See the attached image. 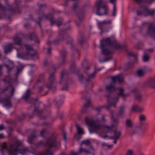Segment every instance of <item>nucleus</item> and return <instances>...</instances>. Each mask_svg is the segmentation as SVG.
<instances>
[{"mask_svg":"<svg viewBox=\"0 0 155 155\" xmlns=\"http://www.w3.org/2000/svg\"><path fill=\"white\" fill-rule=\"evenodd\" d=\"M101 118L102 121L104 122L105 121V116L102 114H99L95 116V119L91 120L90 124L89 131L90 134L93 133H98L104 129H106L108 130H111L113 126H108L103 124L100 120Z\"/></svg>","mask_w":155,"mask_h":155,"instance_id":"nucleus-1","label":"nucleus"},{"mask_svg":"<svg viewBox=\"0 0 155 155\" xmlns=\"http://www.w3.org/2000/svg\"><path fill=\"white\" fill-rule=\"evenodd\" d=\"M15 89L9 85L4 89L0 88V103H4L5 106L9 108L11 106L10 98L13 95Z\"/></svg>","mask_w":155,"mask_h":155,"instance_id":"nucleus-2","label":"nucleus"},{"mask_svg":"<svg viewBox=\"0 0 155 155\" xmlns=\"http://www.w3.org/2000/svg\"><path fill=\"white\" fill-rule=\"evenodd\" d=\"M107 45H110L116 49L120 47V45L117 43L116 40L114 39H110L109 38L103 39L101 41V48L102 53L105 55H109L112 53L111 51L105 48Z\"/></svg>","mask_w":155,"mask_h":155,"instance_id":"nucleus-3","label":"nucleus"},{"mask_svg":"<svg viewBox=\"0 0 155 155\" xmlns=\"http://www.w3.org/2000/svg\"><path fill=\"white\" fill-rule=\"evenodd\" d=\"M21 143L20 141L17 140L15 142L14 144L10 143L9 148H7L6 143L4 142L1 144V151L3 152L4 150L6 149L9 154H17V152L18 151L17 147L21 146Z\"/></svg>","mask_w":155,"mask_h":155,"instance_id":"nucleus-4","label":"nucleus"},{"mask_svg":"<svg viewBox=\"0 0 155 155\" xmlns=\"http://www.w3.org/2000/svg\"><path fill=\"white\" fill-rule=\"evenodd\" d=\"M36 12L39 15L41 14V16H40L39 17L40 20L43 18H45L46 19H49L51 25L56 24L58 27H59L60 25H61L62 19L58 18L57 20L54 21L53 16L51 14H48L47 15H45L41 10H38L36 11Z\"/></svg>","mask_w":155,"mask_h":155,"instance_id":"nucleus-5","label":"nucleus"},{"mask_svg":"<svg viewBox=\"0 0 155 155\" xmlns=\"http://www.w3.org/2000/svg\"><path fill=\"white\" fill-rule=\"evenodd\" d=\"M142 25L143 27H147L145 35L155 38V25H154L152 23L144 22Z\"/></svg>","mask_w":155,"mask_h":155,"instance_id":"nucleus-6","label":"nucleus"},{"mask_svg":"<svg viewBox=\"0 0 155 155\" xmlns=\"http://www.w3.org/2000/svg\"><path fill=\"white\" fill-rule=\"evenodd\" d=\"M103 0H98L96 2L95 7L97 9L96 14L99 15H102L105 14H107V11L108 8L106 5H103L102 7L104 11V13H100V10L101 8V4L102 3Z\"/></svg>","mask_w":155,"mask_h":155,"instance_id":"nucleus-7","label":"nucleus"},{"mask_svg":"<svg viewBox=\"0 0 155 155\" xmlns=\"http://www.w3.org/2000/svg\"><path fill=\"white\" fill-rule=\"evenodd\" d=\"M82 98L85 102L84 104V107L86 108L88 107L90 105V101L89 94L87 92L86 90H85L83 92Z\"/></svg>","mask_w":155,"mask_h":155,"instance_id":"nucleus-8","label":"nucleus"},{"mask_svg":"<svg viewBox=\"0 0 155 155\" xmlns=\"http://www.w3.org/2000/svg\"><path fill=\"white\" fill-rule=\"evenodd\" d=\"M48 80L50 85L47 84L46 86V87L49 89H51L52 91H54L55 90L56 88L55 87H53L52 86V84L54 83L55 81L54 72H53L50 74Z\"/></svg>","mask_w":155,"mask_h":155,"instance_id":"nucleus-9","label":"nucleus"},{"mask_svg":"<svg viewBox=\"0 0 155 155\" xmlns=\"http://www.w3.org/2000/svg\"><path fill=\"white\" fill-rule=\"evenodd\" d=\"M46 145L48 146L50 148L58 147L60 145V143L59 141H57L55 140H53L51 139H49L47 141Z\"/></svg>","mask_w":155,"mask_h":155,"instance_id":"nucleus-10","label":"nucleus"},{"mask_svg":"<svg viewBox=\"0 0 155 155\" xmlns=\"http://www.w3.org/2000/svg\"><path fill=\"white\" fill-rule=\"evenodd\" d=\"M113 84H115L116 81L117 80L120 84L124 82V77L122 75L119 74L111 77Z\"/></svg>","mask_w":155,"mask_h":155,"instance_id":"nucleus-11","label":"nucleus"},{"mask_svg":"<svg viewBox=\"0 0 155 155\" xmlns=\"http://www.w3.org/2000/svg\"><path fill=\"white\" fill-rule=\"evenodd\" d=\"M143 13L145 16L149 15L152 16L154 15L155 13L154 9H150L146 7L143 8Z\"/></svg>","mask_w":155,"mask_h":155,"instance_id":"nucleus-12","label":"nucleus"},{"mask_svg":"<svg viewBox=\"0 0 155 155\" xmlns=\"http://www.w3.org/2000/svg\"><path fill=\"white\" fill-rule=\"evenodd\" d=\"M132 92L134 94L135 97L136 99L139 102H141L142 101V96L139 91L138 90L134 89L133 90Z\"/></svg>","mask_w":155,"mask_h":155,"instance_id":"nucleus-13","label":"nucleus"},{"mask_svg":"<svg viewBox=\"0 0 155 155\" xmlns=\"http://www.w3.org/2000/svg\"><path fill=\"white\" fill-rule=\"evenodd\" d=\"M25 47L26 49L27 54L29 55L32 57H33L34 56H37L36 54H32L34 52V51L31 46L28 45H25Z\"/></svg>","mask_w":155,"mask_h":155,"instance_id":"nucleus-14","label":"nucleus"},{"mask_svg":"<svg viewBox=\"0 0 155 155\" xmlns=\"http://www.w3.org/2000/svg\"><path fill=\"white\" fill-rule=\"evenodd\" d=\"M63 35L64 36V37L66 39L68 37V36L65 34L64 31H60L59 33V39H55L54 41V43L55 44H57L58 43V42L64 40V38H63Z\"/></svg>","mask_w":155,"mask_h":155,"instance_id":"nucleus-15","label":"nucleus"},{"mask_svg":"<svg viewBox=\"0 0 155 155\" xmlns=\"http://www.w3.org/2000/svg\"><path fill=\"white\" fill-rule=\"evenodd\" d=\"M131 110L132 112H141L143 111V109L137 105H134L132 106Z\"/></svg>","mask_w":155,"mask_h":155,"instance_id":"nucleus-16","label":"nucleus"},{"mask_svg":"<svg viewBox=\"0 0 155 155\" xmlns=\"http://www.w3.org/2000/svg\"><path fill=\"white\" fill-rule=\"evenodd\" d=\"M146 83L147 85L155 89V76L148 79Z\"/></svg>","mask_w":155,"mask_h":155,"instance_id":"nucleus-17","label":"nucleus"},{"mask_svg":"<svg viewBox=\"0 0 155 155\" xmlns=\"http://www.w3.org/2000/svg\"><path fill=\"white\" fill-rule=\"evenodd\" d=\"M118 100V98L117 97H115L112 99V101L110 104H109V106H106V108L107 109H108L111 106H113L114 107H116V104Z\"/></svg>","mask_w":155,"mask_h":155,"instance_id":"nucleus-18","label":"nucleus"},{"mask_svg":"<svg viewBox=\"0 0 155 155\" xmlns=\"http://www.w3.org/2000/svg\"><path fill=\"white\" fill-rule=\"evenodd\" d=\"M112 82L110 84L107 85L106 87V89L109 92H112L116 91L117 89L114 86Z\"/></svg>","mask_w":155,"mask_h":155,"instance_id":"nucleus-19","label":"nucleus"},{"mask_svg":"<svg viewBox=\"0 0 155 155\" xmlns=\"http://www.w3.org/2000/svg\"><path fill=\"white\" fill-rule=\"evenodd\" d=\"M118 91L117 95L118 96H121L123 98H125L126 97V95L124 93V89L122 87L118 88L117 89Z\"/></svg>","mask_w":155,"mask_h":155,"instance_id":"nucleus-20","label":"nucleus"},{"mask_svg":"<svg viewBox=\"0 0 155 155\" xmlns=\"http://www.w3.org/2000/svg\"><path fill=\"white\" fill-rule=\"evenodd\" d=\"M4 65L7 68V72L8 73H10V71L14 67V64L13 62L10 61H8V63L5 64Z\"/></svg>","mask_w":155,"mask_h":155,"instance_id":"nucleus-21","label":"nucleus"},{"mask_svg":"<svg viewBox=\"0 0 155 155\" xmlns=\"http://www.w3.org/2000/svg\"><path fill=\"white\" fill-rule=\"evenodd\" d=\"M67 74L65 72L63 71L61 73L60 83L62 82H64V83H66L67 82Z\"/></svg>","mask_w":155,"mask_h":155,"instance_id":"nucleus-22","label":"nucleus"},{"mask_svg":"<svg viewBox=\"0 0 155 155\" xmlns=\"http://www.w3.org/2000/svg\"><path fill=\"white\" fill-rule=\"evenodd\" d=\"M13 47L12 43L8 44L5 48L4 51L5 54H7L11 51L12 48Z\"/></svg>","mask_w":155,"mask_h":155,"instance_id":"nucleus-23","label":"nucleus"},{"mask_svg":"<svg viewBox=\"0 0 155 155\" xmlns=\"http://www.w3.org/2000/svg\"><path fill=\"white\" fill-rule=\"evenodd\" d=\"M29 38L31 40H34L36 42L39 43V40L38 39V37L35 33H32L29 35Z\"/></svg>","mask_w":155,"mask_h":155,"instance_id":"nucleus-24","label":"nucleus"},{"mask_svg":"<svg viewBox=\"0 0 155 155\" xmlns=\"http://www.w3.org/2000/svg\"><path fill=\"white\" fill-rule=\"evenodd\" d=\"M79 152L80 153H82L83 152H84L86 154L90 153L92 154V155H95V154L94 152H93L92 153H91L89 150H87L86 149L83 148L81 147V145L80 148V150H79Z\"/></svg>","mask_w":155,"mask_h":155,"instance_id":"nucleus-25","label":"nucleus"},{"mask_svg":"<svg viewBox=\"0 0 155 155\" xmlns=\"http://www.w3.org/2000/svg\"><path fill=\"white\" fill-rule=\"evenodd\" d=\"M13 40L15 44L20 46L22 45V43L20 37H16L14 38Z\"/></svg>","mask_w":155,"mask_h":155,"instance_id":"nucleus-26","label":"nucleus"},{"mask_svg":"<svg viewBox=\"0 0 155 155\" xmlns=\"http://www.w3.org/2000/svg\"><path fill=\"white\" fill-rule=\"evenodd\" d=\"M145 72L144 70L142 69H139L136 72L137 76L139 77H142L144 76Z\"/></svg>","mask_w":155,"mask_h":155,"instance_id":"nucleus-27","label":"nucleus"},{"mask_svg":"<svg viewBox=\"0 0 155 155\" xmlns=\"http://www.w3.org/2000/svg\"><path fill=\"white\" fill-rule=\"evenodd\" d=\"M87 75L88 79H86V81L87 82L89 81L90 80L94 78L95 77L96 74L94 71L91 74H89L87 73Z\"/></svg>","mask_w":155,"mask_h":155,"instance_id":"nucleus-28","label":"nucleus"},{"mask_svg":"<svg viewBox=\"0 0 155 155\" xmlns=\"http://www.w3.org/2000/svg\"><path fill=\"white\" fill-rule=\"evenodd\" d=\"M77 134L78 135H81L84 134L83 130L81 128L78 124H76Z\"/></svg>","mask_w":155,"mask_h":155,"instance_id":"nucleus-29","label":"nucleus"},{"mask_svg":"<svg viewBox=\"0 0 155 155\" xmlns=\"http://www.w3.org/2000/svg\"><path fill=\"white\" fill-rule=\"evenodd\" d=\"M126 126L129 128H132L133 127V123L130 119H127L126 120Z\"/></svg>","mask_w":155,"mask_h":155,"instance_id":"nucleus-30","label":"nucleus"},{"mask_svg":"<svg viewBox=\"0 0 155 155\" xmlns=\"http://www.w3.org/2000/svg\"><path fill=\"white\" fill-rule=\"evenodd\" d=\"M150 58V56L145 53L143 57V61L146 62L148 61Z\"/></svg>","mask_w":155,"mask_h":155,"instance_id":"nucleus-31","label":"nucleus"},{"mask_svg":"<svg viewBox=\"0 0 155 155\" xmlns=\"http://www.w3.org/2000/svg\"><path fill=\"white\" fill-rule=\"evenodd\" d=\"M66 54V51L65 50H63L61 52V56L62 59V64H63L65 62L64 57Z\"/></svg>","mask_w":155,"mask_h":155,"instance_id":"nucleus-32","label":"nucleus"},{"mask_svg":"<svg viewBox=\"0 0 155 155\" xmlns=\"http://www.w3.org/2000/svg\"><path fill=\"white\" fill-rule=\"evenodd\" d=\"M77 75L79 81L81 82H82L84 79L83 74L80 72H78L77 73Z\"/></svg>","mask_w":155,"mask_h":155,"instance_id":"nucleus-33","label":"nucleus"},{"mask_svg":"<svg viewBox=\"0 0 155 155\" xmlns=\"http://www.w3.org/2000/svg\"><path fill=\"white\" fill-rule=\"evenodd\" d=\"M30 95V89H28L26 92V94L25 96L23 97V98L26 100L29 97Z\"/></svg>","mask_w":155,"mask_h":155,"instance_id":"nucleus-34","label":"nucleus"},{"mask_svg":"<svg viewBox=\"0 0 155 155\" xmlns=\"http://www.w3.org/2000/svg\"><path fill=\"white\" fill-rule=\"evenodd\" d=\"M101 23V22H100L99 21H98L97 22V24L98 28L100 30H101V34L103 32V28L104 27V25L103 23L100 24H99V23Z\"/></svg>","mask_w":155,"mask_h":155,"instance_id":"nucleus-35","label":"nucleus"},{"mask_svg":"<svg viewBox=\"0 0 155 155\" xmlns=\"http://www.w3.org/2000/svg\"><path fill=\"white\" fill-rule=\"evenodd\" d=\"M36 136L35 134H31L30 137H28V142L30 143H31L33 140L36 137Z\"/></svg>","mask_w":155,"mask_h":155,"instance_id":"nucleus-36","label":"nucleus"},{"mask_svg":"<svg viewBox=\"0 0 155 155\" xmlns=\"http://www.w3.org/2000/svg\"><path fill=\"white\" fill-rule=\"evenodd\" d=\"M29 151V150L27 148L24 147L21 149L20 151V153L22 154H24Z\"/></svg>","mask_w":155,"mask_h":155,"instance_id":"nucleus-37","label":"nucleus"},{"mask_svg":"<svg viewBox=\"0 0 155 155\" xmlns=\"http://www.w3.org/2000/svg\"><path fill=\"white\" fill-rule=\"evenodd\" d=\"M70 69L73 72L77 71V68L74 63H73L71 64Z\"/></svg>","mask_w":155,"mask_h":155,"instance_id":"nucleus-38","label":"nucleus"},{"mask_svg":"<svg viewBox=\"0 0 155 155\" xmlns=\"http://www.w3.org/2000/svg\"><path fill=\"white\" fill-rule=\"evenodd\" d=\"M125 106H121L119 109V114L121 115L124 113V111Z\"/></svg>","mask_w":155,"mask_h":155,"instance_id":"nucleus-39","label":"nucleus"},{"mask_svg":"<svg viewBox=\"0 0 155 155\" xmlns=\"http://www.w3.org/2000/svg\"><path fill=\"white\" fill-rule=\"evenodd\" d=\"M139 120L141 121H143L146 120V117L143 114H141L139 116Z\"/></svg>","mask_w":155,"mask_h":155,"instance_id":"nucleus-40","label":"nucleus"},{"mask_svg":"<svg viewBox=\"0 0 155 155\" xmlns=\"http://www.w3.org/2000/svg\"><path fill=\"white\" fill-rule=\"evenodd\" d=\"M54 153L51 151H50L49 149H47L45 152L44 155H53Z\"/></svg>","mask_w":155,"mask_h":155,"instance_id":"nucleus-41","label":"nucleus"},{"mask_svg":"<svg viewBox=\"0 0 155 155\" xmlns=\"http://www.w3.org/2000/svg\"><path fill=\"white\" fill-rule=\"evenodd\" d=\"M112 114V117H111V120L113 123L115 124H117L118 122V121L117 119H115L113 118V116L112 115V114Z\"/></svg>","mask_w":155,"mask_h":155,"instance_id":"nucleus-42","label":"nucleus"},{"mask_svg":"<svg viewBox=\"0 0 155 155\" xmlns=\"http://www.w3.org/2000/svg\"><path fill=\"white\" fill-rule=\"evenodd\" d=\"M134 154V151L132 150H128L125 155H133Z\"/></svg>","mask_w":155,"mask_h":155,"instance_id":"nucleus-43","label":"nucleus"},{"mask_svg":"<svg viewBox=\"0 0 155 155\" xmlns=\"http://www.w3.org/2000/svg\"><path fill=\"white\" fill-rule=\"evenodd\" d=\"M101 23H99L100 24L103 23L104 25L110 24L111 23V21L110 20H105L101 22Z\"/></svg>","mask_w":155,"mask_h":155,"instance_id":"nucleus-44","label":"nucleus"},{"mask_svg":"<svg viewBox=\"0 0 155 155\" xmlns=\"http://www.w3.org/2000/svg\"><path fill=\"white\" fill-rule=\"evenodd\" d=\"M90 144V142L88 140H84L82 142L81 145V146L82 144H84L86 145H88Z\"/></svg>","mask_w":155,"mask_h":155,"instance_id":"nucleus-45","label":"nucleus"},{"mask_svg":"<svg viewBox=\"0 0 155 155\" xmlns=\"http://www.w3.org/2000/svg\"><path fill=\"white\" fill-rule=\"evenodd\" d=\"M47 134V131L45 129L42 130L41 131V132H40V134H41V135L42 137H43L44 136L45 134Z\"/></svg>","mask_w":155,"mask_h":155,"instance_id":"nucleus-46","label":"nucleus"},{"mask_svg":"<svg viewBox=\"0 0 155 155\" xmlns=\"http://www.w3.org/2000/svg\"><path fill=\"white\" fill-rule=\"evenodd\" d=\"M33 113L36 114L38 116L40 115L42 113L41 111H39L37 109H35L33 111Z\"/></svg>","mask_w":155,"mask_h":155,"instance_id":"nucleus-47","label":"nucleus"},{"mask_svg":"<svg viewBox=\"0 0 155 155\" xmlns=\"http://www.w3.org/2000/svg\"><path fill=\"white\" fill-rule=\"evenodd\" d=\"M5 81L9 82L11 81L10 78L9 76H7L4 79Z\"/></svg>","mask_w":155,"mask_h":155,"instance_id":"nucleus-48","label":"nucleus"},{"mask_svg":"<svg viewBox=\"0 0 155 155\" xmlns=\"http://www.w3.org/2000/svg\"><path fill=\"white\" fill-rule=\"evenodd\" d=\"M102 134H103V133H102L101 134H99V135L101 137H102V138H104V139H105L106 137H107V138H109V137H108L106 134H105V136H103L102 135ZM109 138H111V139H114V137H109Z\"/></svg>","mask_w":155,"mask_h":155,"instance_id":"nucleus-49","label":"nucleus"},{"mask_svg":"<svg viewBox=\"0 0 155 155\" xmlns=\"http://www.w3.org/2000/svg\"><path fill=\"white\" fill-rule=\"evenodd\" d=\"M116 5L115 4L114 5V6L113 11L112 13V15L113 16H115L116 14Z\"/></svg>","mask_w":155,"mask_h":155,"instance_id":"nucleus-50","label":"nucleus"},{"mask_svg":"<svg viewBox=\"0 0 155 155\" xmlns=\"http://www.w3.org/2000/svg\"><path fill=\"white\" fill-rule=\"evenodd\" d=\"M120 132H118V136H117L116 137H114V140H116L117 141V140L119 137L120 135Z\"/></svg>","mask_w":155,"mask_h":155,"instance_id":"nucleus-51","label":"nucleus"},{"mask_svg":"<svg viewBox=\"0 0 155 155\" xmlns=\"http://www.w3.org/2000/svg\"><path fill=\"white\" fill-rule=\"evenodd\" d=\"M22 68L21 67H17V71L16 73V74L17 76H18L19 73L20 71H21L22 70Z\"/></svg>","mask_w":155,"mask_h":155,"instance_id":"nucleus-52","label":"nucleus"},{"mask_svg":"<svg viewBox=\"0 0 155 155\" xmlns=\"http://www.w3.org/2000/svg\"><path fill=\"white\" fill-rule=\"evenodd\" d=\"M0 9L2 11H5L6 10L5 8L2 6V5L0 3ZM2 17L0 16V19L2 18Z\"/></svg>","mask_w":155,"mask_h":155,"instance_id":"nucleus-53","label":"nucleus"},{"mask_svg":"<svg viewBox=\"0 0 155 155\" xmlns=\"http://www.w3.org/2000/svg\"><path fill=\"white\" fill-rule=\"evenodd\" d=\"M128 55L130 56L134 57L135 59L136 60V61H137V55H135L134 54L132 53H129L128 54Z\"/></svg>","mask_w":155,"mask_h":155,"instance_id":"nucleus-54","label":"nucleus"},{"mask_svg":"<svg viewBox=\"0 0 155 155\" xmlns=\"http://www.w3.org/2000/svg\"><path fill=\"white\" fill-rule=\"evenodd\" d=\"M38 6L40 9H41L43 8H46V4H44V5H41V4L39 5H39H38Z\"/></svg>","mask_w":155,"mask_h":155,"instance_id":"nucleus-55","label":"nucleus"},{"mask_svg":"<svg viewBox=\"0 0 155 155\" xmlns=\"http://www.w3.org/2000/svg\"><path fill=\"white\" fill-rule=\"evenodd\" d=\"M134 1L137 2L138 4L141 3L143 1V0H134Z\"/></svg>","mask_w":155,"mask_h":155,"instance_id":"nucleus-56","label":"nucleus"},{"mask_svg":"<svg viewBox=\"0 0 155 155\" xmlns=\"http://www.w3.org/2000/svg\"><path fill=\"white\" fill-rule=\"evenodd\" d=\"M116 0H110V2L113 4L114 6V5H116Z\"/></svg>","mask_w":155,"mask_h":155,"instance_id":"nucleus-57","label":"nucleus"},{"mask_svg":"<svg viewBox=\"0 0 155 155\" xmlns=\"http://www.w3.org/2000/svg\"><path fill=\"white\" fill-rule=\"evenodd\" d=\"M101 70V68H96L94 69V71L96 74L98 71H100Z\"/></svg>","mask_w":155,"mask_h":155,"instance_id":"nucleus-58","label":"nucleus"},{"mask_svg":"<svg viewBox=\"0 0 155 155\" xmlns=\"http://www.w3.org/2000/svg\"><path fill=\"white\" fill-rule=\"evenodd\" d=\"M80 15H79L78 16V17H79V19H78V21H79L78 22L80 23H81V20L83 19V18H84V16L83 15H82V17H81V18L80 17Z\"/></svg>","mask_w":155,"mask_h":155,"instance_id":"nucleus-59","label":"nucleus"},{"mask_svg":"<svg viewBox=\"0 0 155 155\" xmlns=\"http://www.w3.org/2000/svg\"><path fill=\"white\" fill-rule=\"evenodd\" d=\"M5 127L2 124L0 125V130H2L4 129Z\"/></svg>","mask_w":155,"mask_h":155,"instance_id":"nucleus-60","label":"nucleus"},{"mask_svg":"<svg viewBox=\"0 0 155 155\" xmlns=\"http://www.w3.org/2000/svg\"><path fill=\"white\" fill-rule=\"evenodd\" d=\"M63 136L64 139L66 140V134L65 132L63 133Z\"/></svg>","mask_w":155,"mask_h":155,"instance_id":"nucleus-61","label":"nucleus"},{"mask_svg":"<svg viewBox=\"0 0 155 155\" xmlns=\"http://www.w3.org/2000/svg\"><path fill=\"white\" fill-rule=\"evenodd\" d=\"M38 144L39 146H43L44 145V144L43 143V142L41 141H40L38 143Z\"/></svg>","mask_w":155,"mask_h":155,"instance_id":"nucleus-62","label":"nucleus"},{"mask_svg":"<svg viewBox=\"0 0 155 155\" xmlns=\"http://www.w3.org/2000/svg\"><path fill=\"white\" fill-rule=\"evenodd\" d=\"M2 65H0V76L2 74Z\"/></svg>","mask_w":155,"mask_h":155,"instance_id":"nucleus-63","label":"nucleus"},{"mask_svg":"<svg viewBox=\"0 0 155 155\" xmlns=\"http://www.w3.org/2000/svg\"><path fill=\"white\" fill-rule=\"evenodd\" d=\"M71 155H78V153L74 152H71Z\"/></svg>","mask_w":155,"mask_h":155,"instance_id":"nucleus-64","label":"nucleus"}]
</instances>
